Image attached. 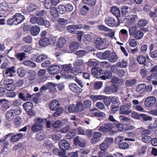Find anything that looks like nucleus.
I'll return each instance as SVG.
<instances>
[{
  "label": "nucleus",
  "instance_id": "obj_57",
  "mask_svg": "<svg viewBox=\"0 0 157 157\" xmlns=\"http://www.w3.org/2000/svg\"><path fill=\"white\" fill-rule=\"evenodd\" d=\"M84 107L87 108H90L92 105L91 101L89 100H86L84 101L83 103Z\"/></svg>",
  "mask_w": 157,
  "mask_h": 157
},
{
  "label": "nucleus",
  "instance_id": "obj_48",
  "mask_svg": "<svg viewBox=\"0 0 157 157\" xmlns=\"http://www.w3.org/2000/svg\"><path fill=\"white\" fill-rule=\"evenodd\" d=\"M45 137V134L44 133L40 132L37 134L36 138L38 140H41L44 139Z\"/></svg>",
  "mask_w": 157,
  "mask_h": 157
},
{
  "label": "nucleus",
  "instance_id": "obj_24",
  "mask_svg": "<svg viewBox=\"0 0 157 157\" xmlns=\"http://www.w3.org/2000/svg\"><path fill=\"white\" fill-rule=\"evenodd\" d=\"M110 11L112 13L117 17L120 16V12L119 9L117 7L113 6L110 9Z\"/></svg>",
  "mask_w": 157,
  "mask_h": 157
},
{
  "label": "nucleus",
  "instance_id": "obj_44",
  "mask_svg": "<svg viewBox=\"0 0 157 157\" xmlns=\"http://www.w3.org/2000/svg\"><path fill=\"white\" fill-rule=\"evenodd\" d=\"M15 20L13 16L11 18L8 19L7 21V24L10 25H16V23Z\"/></svg>",
  "mask_w": 157,
  "mask_h": 157
},
{
  "label": "nucleus",
  "instance_id": "obj_35",
  "mask_svg": "<svg viewBox=\"0 0 157 157\" xmlns=\"http://www.w3.org/2000/svg\"><path fill=\"white\" fill-rule=\"evenodd\" d=\"M22 119L19 116L16 117L14 119L15 125L17 127H18L22 122Z\"/></svg>",
  "mask_w": 157,
  "mask_h": 157
},
{
  "label": "nucleus",
  "instance_id": "obj_39",
  "mask_svg": "<svg viewBox=\"0 0 157 157\" xmlns=\"http://www.w3.org/2000/svg\"><path fill=\"white\" fill-rule=\"evenodd\" d=\"M23 106L24 109L27 113L28 115H29V102L27 101L24 103Z\"/></svg>",
  "mask_w": 157,
  "mask_h": 157
},
{
  "label": "nucleus",
  "instance_id": "obj_13",
  "mask_svg": "<svg viewBox=\"0 0 157 157\" xmlns=\"http://www.w3.org/2000/svg\"><path fill=\"white\" fill-rule=\"evenodd\" d=\"M59 147L63 150H68L70 147V145L67 141L62 140L59 143Z\"/></svg>",
  "mask_w": 157,
  "mask_h": 157
},
{
  "label": "nucleus",
  "instance_id": "obj_53",
  "mask_svg": "<svg viewBox=\"0 0 157 157\" xmlns=\"http://www.w3.org/2000/svg\"><path fill=\"white\" fill-rule=\"evenodd\" d=\"M6 95L7 97L9 98H13L16 95V93L13 90L8 91L6 92Z\"/></svg>",
  "mask_w": 157,
  "mask_h": 157
},
{
  "label": "nucleus",
  "instance_id": "obj_60",
  "mask_svg": "<svg viewBox=\"0 0 157 157\" xmlns=\"http://www.w3.org/2000/svg\"><path fill=\"white\" fill-rule=\"evenodd\" d=\"M4 71L5 74H8L9 73H15V71L14 70V67L13 66L11 67L8 68L6 70Z\"/></svg>",
  "mask_w": 157,
  "mask_h": 157
},
{
  "label": "nucleus",
  "instance_id": "obj_52",
  "mask_svg": "<svg viewBox=\"0 0 157 157\" xmlns=\"http://www.w3.org/2000/svg\"><path fill=\"white\" fill-rule=\"evenodd\" d=\"M119 118L120 121L123 122H125L127 123L128 122L131 121L130 119L128 117H124L123 116H120Z\"/></svg>",
  "mask_w": 157,
  "mask_h": 157
},
{
  "label": "nucleus",
  "instance_id": "obj_36",
  "mask_svg": "<svg viewBox=\"0 0 157 157\" xmlns=\"http://www.w3.org/2000/svg\"><path fill=\"white\" fill-rule=\"evenodd\" d=\"M128 43L129 46L132 48L135 47L137 45V42L134 39L129 38L128 40Z\"/></svg>",
  "mask_w": 157,
  "mask_h": 157
},
{
  "label": "nucleus",
  "instance_id": "obj_47",
  "mask_svg": "<svg viewBox=\"0 0 157 157\" xmlns=\"http://www.w3.org/2000/svg\"><path fill=\"white\" fill-rule=\"evenodd\" d=\"M98 29L100 31H103L106 32H110V29L105 26L102 25H99L98 26Z\"/></svg>",
  "mask_w": 157,
  "mask_h": 157
},
{
  "label": "nucleus",
  "instance_id": "obj_4",
  "mask_svg": "<svg viewBox=\"0 0 157 157\" xmlns=\"http://www.w3.org/2000/svg\"><path fill=\"white\" fill-rule=\"evenodd\" d=\"M131 106L130 103H127L125 105L121 106L120 109V113L126 115L129 114L132 112V110L130 109Z\"/></svg>",
  "mask_w": 157,
  "mask_h": 157
},
{
  "label": "nucleus",
  "instance_id": "obj_7",
  "mask_svg": "<svg viewBox=\"0 0 157 157\" xmlns=\"http://www.w3.org/2000/svg\"><path fill=\"white\" fill-rule=\"evenodd\" d=\"M95 43L97 48L99 50H103L106 48L103 39L100 37L97 38Z\"/></svg>",
  "mask_w": 157,
  "mask_h": 157
},
{
  "label": "nucleus",
  "instance_id": "obj_59",
  "mask_svg": "<svg viewBox=\"0 0 157 157\" xmlns=\"http://www.w3.org/2000/svg\"><path fill=\"white\" fill-rule=\"evenodd\" d=\"M140 117H141L144 121H147L152 120L151 117L144 114H140Z\"/></svg>",
  "mask_w": 157,
  "mask_h": 157
},
{
  "label": "nucleus",
  "instance_id": "obj_3",
  "mask_svg": "<svg viewBox=\"0 0 157 157\" xmlns=\"http://www.w3.org/2000/svg\"><path fill=\"white\" fill-rule=\"evenodd\" d=\"M129 35L134 36V37L137 40L142 38L144 36V34L140 30H136L135 27H131L129 29Z\"/></svg>",
  "mask_w": 157,
  "mask_h": 157
},
{
  "label": "nucleus",
  "instance_id": "obj_34",
  "mask_svg": "<svg viewBox=\"0 0 157 157\" xmlns=\"http://www.w3.org/2000/svg\"><path fill=\"white\" fill-rule=\"evenodd\" d=\"M58 11L60 13L63 14L66 11L65 6L63 5H59L57 7Z\"/></svg>",
  "mask_w": 157,
  "mask_h": 157
},
{
  "label": "nucleus",
  "instance_id": "obj_18",
  "mask_svg": "<svg viewBox=\"0 0 157 157\" xmlns=\"http://www.w3.org/2000/svg\"><path fill=\"white\" fill-rule=\"evenodd\" d=\"M40 31V27L37 25H35L31 28L30 32L32 35L36 36L39 34Z\"/></svg>",
  "mask_w": 157,
  "mask_h": 157
},
{
  "label": "nucleus",
  "instance_id": "obj_26",
  "mask_svg": "<svg viewBox=\"0 0 157 157\" xmlns=\"http://www.w3.org/2000/svg\"><path fill=\"white\" fill-rule=\"evenodd\" d=\"M90 97L94 102L98 100L103 99L105 97V96L101 95H91Z\"/></svg>",
  "mask_w": 157,
  "mask_h": 157
},
{
  "label": "nucleus",
  "instance_id": "obj_22",
  "mask_svg": "<svg viewBox=\"0 0 157 157\" xmlns=\"http://www.w3.org/2000/svg\"><path fill=\"white\" fill-rule=\"evenodd\" d=\"M112 76V74L110 71L109 70H106L105 71L104 75H102L99 78L101 79L105 80L106 79H110Z\"/></svg>",
  "mask_w": 157,
  "mask_h": 157
},
{
  "label": "nucleus",
  "instance_id": "obj_12",
  "mask_svg": "<svg viewBox=\"0 0 157 157\" xmlns=\"http://www.w3.org/2000/svg\"><path fill=\"white\" fill-rule=\"evenodd\" d=\"M13 17L15 21L16 22V25L23 22L25 19L24 16L20 13H16L15 15H13Z\"/></svg>",
  "mask_w": 157,
  "mask_h": 157
},
{
  "label": "nucleus",
  "instance_id": "obj_40",
  "mask_svg": "<svg viewBox=\"0 0 157 157\" xmlns=\"http://www.w3.org/2000/svg\"><path fill=\"white\" fill-rule=\"evenodd\" d=\"M26 72L25 70L23 68H19L17 71V74L21 77H24Z\"/></svg>",
  "mask_w": 157,
  "mask_h": 157
},
{
  "label": "nucleus",
  "instance_id": "obj_55",
  "mask_svg": "<svg viewBox=\"0 0 157 157\" xmlns=\"http://www.w3.org/2000/svg\"><path fill=\"white\" fill-rule=\"evenodd\" d=\"M84 61L82 59H77L73 63L74 65L80 66L84 64Z\"/></svg>",
  "mask_w": 157,
  "mask_h": 157
},
{
  "label": "nucleus",
  "instance_id": "obj_21",
  "mask_svg": "<svg viewBox=\"0 0 157 157\" xmlns=\"http://www.w3.org/2000/svg\"><path fill=\"white\" fill-rule=\"evenodd\" d=\"M79 47V43L76 41L71 42L69 45L70 49L72 52H74L78 50Z\"/></svg>",
  "mask_w": 157,
  "mask_h": 157
},
{
  "label": "nucleus",
  "instance_id": "obj_6",
  "mask_svg": "<svg viewBox=\"0 0 157 157\" xmlns=\"http://www.w3.org/2000/svg\"><path fill=\"white\" fill-rule=\"evenodd\" d=\"M156 101V98L154 96H151L145 99L144 104L146 107H149L153 106Z\"/></svg>",
  "mask_w": 157,
  "mask_h": 157
},
{
  "label": "nucleus",
  "instance_id": "obj_28",
  "mask_svg": "<svg viewBox=\"0 0 157 157\" xmlns=\"http://www.w3.org/2000/svg\"><path fill=\"white\" fill-rule=\"evenodd\" d=\"M48 89L50 92H56L57 90L56 88V85L54 83L52 82L48 83Z\"/></svg>",
  "mask_w": 157,
  "mask_h": 157
},
{
  "label": "nucleus",
  "instance_id": "obj_46",
  "mask_svg": "<svg viewBox=\"0 0 157 157\" xmlns=\"http://www.w3.org/2000/svg\"><path fill=\"white\" fill-rule=\"evenodd\" d=\"M146 150V147H142L141 149L137 150L136 154L137 155H141L145 152Z\"/></svg>",
  "mask_w": 157,
  "mask_h": 157
},
{
  "label": "nucleus",
  "instance_id": "obj_14",
  "mask_svg": "<svg viewBox=\"0 0 157 157\" xmlns=\"http://www.w3.org/2000/svg\"><path fill=\"white\" fill-rule=\"evenodd\" d=\"M72 70L71 64L64 65L63 66V69L61 71L60 73L62 75H65L69 72H71Z\"/></svg>",
  "mask_w": 157,
  "mask_h": 157
},
{
  "label": "nucleus",
  "instance_id": "obj_32",
  "mask_svg": "<svg viewBox=\"0 0 157 157\" xmlns=\"http://www.w3.org/2000/svg\"><path fill=\"white\" fill-rule=\"evenodd\" d=\"M145 86L144 84H139L136 87V91L140 93H143L145 90Z\"/></svg>",
  "mask_w": 157,
  "mask_h": 157
},
{
  "label": "nucleus",
  "instance_id": "obj_16",
  "mask_svg": "<svg viewBox=\"0 0 157 157\" xmlns=\"http://www.w3.org/2000/svg\"><path fill=\"white\" fill-rule=\"evenodd\" d=\"M9 8L8 3L6 2H3L0 4V13L4 14Z\"/></svg>",
  "mask_w": 157,
  "mask_h": 157
},
{
  "label": "nucleus",
  "instance_id": "obj_56",
  "mask_svg": "<svg viewBox=\"0 0 157 157\" xmlns=\"http://www.w3.org/2000/svg\"><path fill=\"white\" fill-rule=\"evenodd\" d=\"M128 144L126 142H122L119 145V147L121 149H125L129 147Z\"/></svg>",
  "mask_w": 157,
  "mask_h": 157
},
{
  "label": "nucleus",
  "instance_id": "obj_25",
  "mask_svg": "<svg viewBox=\"0 0 157 157\" xmlns=\"http://www.w3.org/2000/svg\"><path fill=\"white\" fill-rule=\"evenodd\" d=\"M137 18V16L135 15H130L126 16L124 18V21L127 22H132Z\"/></svg>",
  "mask_w": 157,
  "mask_h": 157
},
{
  "label": "nucleus",
  "instance_id": "obj_5",
  "mask_svg": "<svg viewBox=\"0 0 157 157\" xmlns=\"http://www.w3.org/2000/svg\"><path fill=\"white\" fill-rule=\"evenodd\" d=\"M111 101L112 102L111 111L112 112L114 113L118 110L119 106L120 105V103L119 101L118 98L116 97L112 98Z\"/></svg>",
  "mask_w": 157,
  "mask_h": 157
},
{
  "label": "nucleus",
  "instance_id": "obj_33",
  "mask_svg": "<svg viewBox=\"0 0 157 157\" xmlns=\"http://www.w3.org/2000/svg\"><path fill=\"white\" fill-rule=\"evenodd\" d=\"M58 11L56 8L55 7L52 8L50 11L51 14L55 18H56L58 16Z\"/></svg>",
  "mask_w": 157,
  "mask_h": 157
},
{
  "label": "nucleus",
  "instance_id": "obj_31",
  "mask_svg": "<svg viewBox=\"0 0 157 157\" xmlns=\"http://www.w3.org/2000/svg\"><path fill=\"white\" fill-rule=\"evenodd\" d=\"M136 82V80L135 79H129L125 81V84L127 86L130 87L133 85Z\"/></svg>",
  "mask_w": 157,
  "mask_h": 157
},
{
  "label": "nucleus",
  "instance_id": "obj_43",
  "mask_svg": "<svg viewBox=\"0 0 157 157\" xmlns=\"http://www.w3.org/2000/svg\"><path fill=\"white\" fill-rule=\"evenodd\" d=\"M127 61L123 60L121 62H118L117 63V65L121 68H125L127 67Z\"/></svg>",
  "mask_w": 157,
  "mask_h": 157
},
{
  "label": "nucleus",
  "instance_id": "obj_58",
  "mask_svg": "<svg viewBox=\"0 0 157 157\" xmlns=\"http://www.w3.org/2000/svg\"><path fill=\"white\" fill-rule=\"evenodd\" d=\"M62 137V135L60 134H55L52 135V138L54 141H59L61 138Z\"/></svg>",
  "mask_w": 157,
  "mask_h": 157
},
{
  "label": "nucleus",
  "instance_id": "obj_54",
  "mask_svg": "<svg viewBox=\"0 0 157 157\" xmlns=\"http://www.w3.org/2000/svg\"><path fill=\"white\" fill-rule=\"evenodd\" d=\"M91 39V36L90 34L85 35L83 38V40L85 43H87L88 42L90 41Z\"/></svg>",
  "mask_w": 157,
  "mask_h": 157
},
{
  "label": "nucleus",
  "instance_id": "obj_2",
  "mask_svg": "<svg viewBox=\"0 0 157 157\" xmlns=\"http://www.w3.org/2000/svg\"><path fill=\"white\" fill-rule=\"evenodd\" d=\"M21 112V109L20 108H17L15 109H10L6 112V119L9 121L12 120L14 116L20 114Z\"/></svg>",
  "mask_w": 157,
  "mask_h": 157
},
{
  "label": "nucleus",
  "instance_id": "obj_19",
  "mask_svg": "<svg viewBox=\"0 0 157 157\" xmlns=\"http://www.w3.org/2000/svg\"><path fill=\"white\" fill-rule=\"evenodd\" d=\"M66 40L64 38L60 37L57 41L56 46L59 48H62L66 44Z\"/></svg>",
  "mask_w": 157,
  "mask_h": 157
},
{
  "label": "nucleus",
  "instance_id": "obj_63",
  "mask_svg": "<svg viewBox=\"0 0 157 157\" xmlns=\"http://www.w3.org/2000/svg\"><path fill=\"white\" fill-rule=\"evenodd\" d=\"M102 86V83L100 81L96 82L94 84V87L96 89H99Z\"/></svg>",
  "mask_w": 157,
  "mask_h": 157
},
{
  "label": "nucleus",
  "instance_id": "obj_11",
  "mask_svg": "<svg viewBox=\"0 0 157 157\" xmlns=\"http://www.w3.org/2000/svg\"><path fill=\"white\" fill-rule=\"evenodd\" d=\"M59 102L56 100H54L50 102L49 104V107L51 110L55 111L59 107Z\"/></svg>",
  "mask_w": 157,
  "mask_h": 157
},
{
  "label": "nucleus",
  "instance_id": "obj_38",
  "mask_svg": "<svg viewBox=\"0 0 157 157\" xmlns=\"http://www.w3.org/2000/svg\"><path fill=\"white\" fill-rule=\"evenodd\" d=\"M48 57L47 55L44 54H41L38 56L36 59V61L37 62H40L43 60L47 59Z\"/></svg>",
  "mask_w": 157,
  "mask_h": 157
},
{
  "label": "nucleus",
  "instance_id": "obj_30",
  "mask_svg": "<svg viewBox=\"0 0 157 157\" xmlns=\"http://www.w3.org/2000/svg\"><path fill=\"white\" fill-rule=\"evenodd\" d=\"M75 112H78L82 111L84 110V108L82 103L78 102L75 105Z\"/></svg>",
  "mask_w": 157,
  "mask_h": 157
},
{
  "label": "nucleus",
  "instance_id": "obj_17",
  "mask_svg": "<svg viewBox=\"0 0 157 157\" xmlns=\"http://www.w3.org/2000/svg\"><path fill=\"white\" fill-rule=\"evenodd\" d=\"M82 28L83 27H82L81 25H70L67 27V29L69 32L73 33H74L75 30L80 29Z\"/></svg>",
  "mask_w": 157,
  "mask_h": 157
},
{
  "label": "nucleus",
  "instance_id": "obj_42",
  "mask_svg": "<svg viewBox=\"0 0 157 157\" xmlns=\"http://www.w3.org/2000/svg\"><path fill=\"white\" fill-rule=\"evenodd\" d=\"M52 125L54 128H59L62 126V122L59 120H57L52 122Z\"/></svg>",
  "mask_w": 157,
  "mask_h": 157
},
{
  "label": "nucleus",
  "instance_id": "obj_29",
  "mask_svg": "<svg viewBox=\"0 0 157 157\" xmlns=\"http://www.w3.org/2000/svg\"><path fill=\"white\" fill-rule=\"evenodd\" d=\"M76 131L75 129L72 130L66 135L67 138L70 139L73 138L76 135Z\"/></svg>",
  "mask_w": 157,
  "mask_h": 157
},
{
  "label": "nucleus",
  "instance_id": "obj_8",
  "mask_svg": "<svg viewBox=\"0 0 157 157\" xmlns=\"http://www.w3.org/2000/svg\"><path fill=\"white\" fill-rule=\"evenodd\" d=\"M69 89L72 92L78 93L82 92V89L80 88L78 85L74 83H71L69 85Z\"/></svg>",
  "mask_w": 157,
  "mask_h": 157
},
{
  "label": "nucleus",
  "instance_id": "obj_49",
  "mask_svg": "<svg viewBox=\"0 0 157 157\" xmlns=\"http://www.w3.org/2000/svg\"><path fill=\"white\" fill-rule=\"evenodd\" d=\"M56 110V111L53 114V116L55 117H57L60 116L62 113L63 109L62 107L58 108Z\"/></svg>",
  "mask_w": 157,
  "mask_h": 157
},
{
  "label": "nucleus",
  "instance_id": "obj_9",
  "mask_svg": "<svg viewBox=\"0 0 157 157\" xmlns=\"http://www.w3.org/2000/svg\"><path fill=\"white\" fill-rule=\"evenodd\" d=\"M59 67L57 65L51 66L48 69L49 73L52 75L57 74L59 72Z\"/></svg>",
  "mask_w": 157,
  "mask_h": 157
},
{
  "label": "nucleus",
  "instance_id": "obj_41",
  "mask_svg": "<svg viewBox=\"0 0 157 157\" xmlns=\"http://www.w3.org/2000/svg\"><path fill=\"white\" fill-rule=\"evenodd\" d=\"M44 4L45 8L47 9L50 8L53 5L51 0H45Z\"/></svg>",
  "mask_w": 157,
  "mask_h": 157
},
{
  "label": "nucleus",
  "instance_id": "obj_37",
  "mask_svg": "<svg viewBox=\"0 0 157 157\" xmlns=\"http://www.w3.org/2000/svg\"><path fill=\"white\" fill-rule=\"evenodd\" d=\"M137 60L139 63L142 64L146 62V59L143 56L141 55L137 57Z\"/></svg>",
  "mask_w": 157,
  "mask_h": 157
},
{
  "label": "nucleus",
  "instance_id": "obj_10",
  "mask_svg": "<svg viewBox=\"0 0 157 157\" xmlns=\"http://www.w3.org/2000/svg\"><path fill=\"white\" fill-rule=\"evenodd\" d=\"M105 22L107 25L111 27L115 26L117 24L116 19L111 17H106L105 20Z\"/></svg>",
  "mask_w": 157,
  "mask_h": 157
},
{
  "label": "nucleus",
  "instance_id": "obj_20",
  "mask_svg": "<svg viewBox=\"0 0 157 157\" xmlns=\"http://www.w3.org/2000/svg\"><path fill=\"white\" fill-rule=\"evenodd\" d=\"M23 136V134L20 133L13 135L10 138V142H16L22 138Z\"/></svg>",
  "mask_w": 157,
  "mask_h": 157
},
{
  "label": "nucleus",
  "instance_id": "obj_1",
  "mask_svg": "<svg viewBox=\"0 0 157 157\" xmlns=\"http://www.w3.org/2000/svg\"><path fill=\"white\" fill-rule=\"evenodd\" d=\"M46 121V118L42 119L40 117H36L34 121L36 124L32 127V130L35 132L42 130L43 128V126L41 123L45 122Z\"/></svg>",
  "mask_w": 157,
  "mask_h": 157
},
{
  "label": "nucleus",
  "instance_id": "obj_45",
  "mask_svg": "<svg viewBox=\"0 0 157 157\" xmlns=\"http://www.w3.org/2000/svg\"><path fill=\"white\" fill-rule=\"evenodd\" d=\"M121 13L123 15H126L128 13L129 11V9L128 7L126 6H123L122 7Z\"/></svg>",
  "mask_w": 157,
  "mask_h": 157
},
{
  "label": "nucleus",
  "instance_id": "obj_27",
  "mask_svg": "<svg viewBox=\"0 0 157 157\" xmlns=\"http://www.w3.org/2000/svg\"><path fill=\"white\" fill-rule=\"evenodd\" d=\"M118 58L117 54L115 53H113L110 55L108 60L110 62L114 63L117 61Z\"/></svg>",
  "mask_w": 157,
  "mask_h": 157
},
{
  "label": "nucleus",
  "instance_id": "obj_15",
  "mask_svg": "<svg viewBox=\"0 0 157 157\" xmlns=\"http://www.w3.org/2000/svg\"><path fill=\"white\" fill-rule=\"evenodd\" d=\"M49 39L47 37H41L40 41V45L42 47H45L51 43Z\"/></svg>",
  "mask_w": 157,
  "mask_h": 157
},
{
  "label": "nucleus",
  "instance_id": "obj_64",
  "mask_svg": "<svg viewBox=\"0 0 157 157\" xmlns=\"http://www.w3.org/2000/svg\"><path fill=\"white\" fill-rule=\"evenodd\" d=\"M108 144L105 143L104 142L102 144H100V149L102 151H104L108 148Z\"/></svg>",
  "mask_w": 157,
  "mask_h": 157
},
{
  "label": "nucleus",
  "instance_id": "obj_50",
  "mask_svg": "<svg viewBox=\"0 0 157 157\" xmlns=\"http://www.w3.org/2000/svg\"><path fill=\"white\" fill-rule=\"evenodd\" d=\"M96 2V0H83V2L84 3L91 6L95 5Z\"/></svg>",
  "mask_w": 157,
  "mask_h": 157
},
{
  "label": "nucleus",
  "instance_id": "obj_23",
  "mask_svg": "<svg viewBox=\"0 0 157 157\" xmlns=\"http://www.w3.org/2000/svg\"><path fill=\"white\" fill-rule=\"evenodd\" d=\"M18 97L24 101L28 100V98L29 97V94L28 92L26 91L23 93H20L18 95Z\"/></svg>",
  "mask_w": 157,
  "mask_h": 157
},
{
  "label": "nucleus",
  "instance_id": "obj_51",
  "mask_svg": "<svg viewBox=\"0 0 157 157\" xmlns=\"http://www.w3.org/2000/svg\"><path fill=\"white\" fill-rule=\"evenodd\" d=\"M68 111L70 113H75V105L73 104H71L67 108Z\"/></svg>",
  "mask_w": 157,
  "mask_h": 157
},
{
  "label": "nucleus",
  "instance_id": "obj_62",
  "mask_svg": "<svg viewBox=\"0 0 157 157\" xmlns=\"http://www.w3.org/2000/svg\"><path fill=\"white\" fill-rule=\"evenodd\" d=\"M106 127V132L111 131L114 127V125L111 123H108L105 124Z\"/></svg>",
  "mask_w": 157,
  "mask_h": 157
},
{
  "label": "nucleus",
  "instance_id": "obj_61",
  "mask_svg": "<svg viewBox=\"0 0 157 157\" xmlns=\"http://www.w3.org/2000/svg\"><path fill=\"white\" fill-rule=\"evenodd\" d=\"M13 79L7 78L5 79L3 81V83L6 86L10 84H13Z\"/></svg>",
  "mask_w": 157,
  "mask_h": 157
}]
</instances>
